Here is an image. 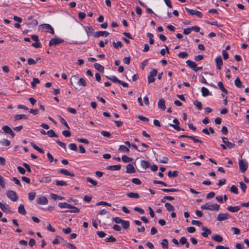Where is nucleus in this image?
Masks as SVG:
<instances>
[{"mask_svg": "<svg viewBox=\"0 0 249 249\" xmlns=\"http://www.w3.org/2000/svg\"><path fill=\"white\" fill-rule=\"evenodd\" d=\"M58 173L63 174L66 176H70L71 177L74 176V174L73 173L69 172L66 169H60L58 170Z\"/></svg>", "mask_w": 249, "mask_h": 249, "instance_id": "nucleus-19", "label": "nucleus"}, {"mask_svg": "<svg viewBox=\"0 0 249 249\" xmlns=\"http://www.w3.org/2000/svg\"><path fill=\"white\" fill-rule=\"evenodd\" d=\"M86 32H87L88 35H89V34H92L93 33L94 30L93 28L89 27H86L85 28Z\"/></svg>", "mask_w": 249, "mask_h": 249, "instance_id": "nucleus-58", "label": "nucleus"}, {"mask_svg": "<svg viewBox=\"0 0 249 249\" xmlns=\"http://www.w3.org/2000/svg\"><path fill=\"white\" fill-rule=\"evenodd\" d=\"M108 35L109 33L107 31H98L94 34V36L95 37H98L101 36H107Z\"/></svg>", "mask_w": 249, "mask_h": 249, "instance_id": "nucleus-15", "label": "nucleus"}, {"mask_svg": "<svg viewBox=\"0 0 249 249\" xmlns=\"http://www.w3.org/2000/svg\"><path fill=\"white\" fill-rule=\"evenodd\" d=\"M122 160L124 162H131L133 160L132 158L128 157L126 155H123L122 157Z\"/></svg>", "mask_w": 249, "mask_h": 249, "instance_id": "nucleus-34", "label": "nucleus"}, {"mask_svg": "<svg viewBox=\"0 0 249 249\" xmlns=\"http://www.w3.org/2000/svg\"><path fill=\"white\" fill-rule=\"evenodd\" d=\"M0 143L5 146H8L10 144V142L7 139H3L0 141Z\"/></svg>", "mask_w": 249, "mask_h": 249, "instance_id": "nucleus-41", "label": "nucleus"}, {"mask_svg": "<svg viewBox=\"0 0 249 249\" xmlns=\"http://www.w3.org/2000/svg\"><path fill=\"white\" fill-rule=\"evenodd\" d=\"M231 217L230 215L227 213H220L218 214L217 220L219 221L228 219Z\"/></svg>", "mask_w": 249, "mask_h": 249, "instance_id": "nucleus-6", "label": "nucleus"}, {"mask_svg": "<svg viewBox=\"0 0 249 249\" xmlns=\"http://www.w3.org/2000/svg\"><path fill=\"white\" fill-rule=\"evenodd\" d=\"M241 208L240 206H229L227 208V209L228 211H229L231 212L235 213L239 211Z\"/></svg>", "mask_w": 249, "mask_h": 249, "instance_id": "nucleus-21", "label": "nucleus"}, {"mask_svg": "<svg viewBox=\"0 0 249 249\" xmlns=\"http://www.w3.org/2000/svg\"><path fill=\"white\" fill-rule=\"evenodd\" d=\"M168 241L167 239H164L162 240L161 242V247L163 249H168Z\"/></svg>", "mask_w": 249, "mask_h": 249, "instance_id": "nucleus-43", "label": "nucleus"}, {"mask_svg": "<svg viewBox=\"0 0 249 249\" xmlns=\"http://www.w3.org/2000/svg\"><path fill=\"white\" fill-rule=\"evenodd\" d=\"M165 207L168 211H174L175 210V208L173 205L168 202L165 203Z\"/></svg>", "mask_w": 249, "mask_h": 249, "instance_id": "nucleus-32", "label": "nucleus"}, {"mask_svg": "<svg viewBox=\"0 0 249 249\" xmlns=\"http://www.w3.org/2000/svg\"><path fill=\"white\" fill-rule=\"evenodd\" d=\"M230 191L231 192L234 193L235 194H238V188L235 185H232L231 187Z\"/></svg>", "mask_w": 249, "mask_h": 249, "instance_id": "nucleus-48", "label": "nucleus"}, {"mask_svg": "<svg viewBox=\"0 0 249 249\" xmlns=\"http://www.w3.org/2000/svg\"><path fill=\"white\" fill-rule=\"evenodd\" d=\"M218 86L222 92H224L225 94H227V90L224 88L222 82H218Z\"/></svg>", "mask_w": 249, "mask_h": 249, "instance_id": "nucleus-31", "label": "nucleus"}, {"mask_svg": "<svg viewBox=\"0 0 249 249\" xmlns=\"http://www.w3.org/2000/svg\"><path fill=\"white\" fill-rule=\"evenodd\" d=\"M41 183H49L52 181V178L50 177H44L39 180Z\"/></svg>", "mask_w": 249, "mask_h": 249, "instance_id": "nucleus-23", "label": "nucleus"}, {"mask_svg": "<svg viewBox=\"0 0 249 249\" xmlns=\"http://www.w3.org/2000/svg\"><path fill=\"white\" fill-rule=\"evenodd\" d=\"M202 229L204 231L201 233V235L204 237H207L208 235L212 233L211 230L205 227H203Z\"/></svg>", "mask_w": 249, "mask_h": 249, "instance_id": "nucleus-17", "label": "nucleus"}, {"mask_svg": "<svg viewBox=\"0 0 249 249\" xmlns=\"http://www.w3.org/2000/svg\"><path fill=\"white\" fill-rule=\"evenodd\" d=\"M40 81L38 78H33V81L31 83V86L33 88H35L36 84H39Z\"/></svg>", "mask_w": 249, "mask_h": 249, "instance_id": "nucleus-38", "label": "nucleus"}, {"mask_svg": "<svg viewBox=\"0 0 249 249\" xmlns=\"http://www.w3.org/2000/svg\"><path fill=\"white\" fill-rule=\"evenodd\" d=\"M215 62L216 64V67L218 70L221 69V66L223 65V62L221 56H219L216 58Z\"/></svg>", "mask_w": 249, "mask_h": 249, "instance_id": "nucleus-18", "label": "nucleus"}, {"mask_svg": "<svg viewBox=\"0 0 249 249\" xmlns=\"http://www.w3.org/2000/svg\"><path fill=\"white\" fill-rule=\"evenodd\" d=\"M194 105L198 108V109H201L202 104L201 102L196 100L194 102Z\"/></svg>", "mask_w": 249, "mask_h": 249, "instance_id": "nucleus-59", "label": "nucleus"}, {"mask_svg": "<svg viewBox=\"0 0 249 249\" xmlns=\"http://www.w3.org/2000/svg\"><path fill=\"white\" fill-rule=\"evenodd\" d=\"M51 197L54 200H56L57 199H59L60 200H62L64 199V197L59 196L56 194H52L51 195Z\"/></svg>", "mask_w": 249, "mask_h": 249, "instance_id": "nucleus-50", "label": "nucleus"}, {"mask_svg": "<svg viewBox=\"0 0 249 249\" xmlns=\"http://www.w3.org/2000/svg\"><path fill=\"white\" fill-rule=\"evenodd\" d=\"M56 142L61 147H62L64 149H66V144L65 143L61 142L59 140H56Z\"/></svg>", "mask_w": 249, "mask_h": 249, "instance_id": "nucleus-63", "label": "nucleus"}, {"mask_svg": "<svg viewBox=\"0 0 249 249\" xmlns=\"http://www.w3.org/2000/svg\"><path fill=\"white\" fill-rule=\"evenodd\" d=\"M119 150L122 152H125L126 153H129L130 151L128 147L123 145H121L120 146Z\"/></svg>", "mask_w": 249, "mask_h": 249, "instance_id": "nucleus-36", "label": "nucleus"}, {"mask_svg": "<svg viewBox=\"0 0 249 249\" xmlns=\"http://www.w3.org/2000/svg\"><path fill=\"white\" fill-rule=\"evenodd\" d=\"M186 63L189 68L195 71L197 67V65L195 62L192 60H188L186 61Z\"/></svg>", "mask_w": 249, "mask_h": 249, "instance_id": "nucleus-12", "label": "nucleus"}, {"mask_svg": "<svg viewBox=\"0 0 249 249\" xmlns=\"http://www.w3.org/2000/svg\"><path fill=\"white\" fill-rule=\"evenodd\" d=\"M97 234L100 238H104L106 235V233L102 231H98Z\"/></svg>", "mask_w": 249, "mask_h": 249, "instance_id": "nucleus-62", "label": "nucleus"}, {"mask_svg": "<svg viewBox=\"0 0 249 249\" xmlns=\"http://www.w3.org/2000/svg\"><path fill=\"white\" fill-rule=\"evenodd\" d=\"M105 240L107 242H114L116 241V239L113 236L111 235L109 237L106 238Z\"/></svg>", "mask_w": 249, "mask_h": 249, "instance_id": "nucleus-46", "label": "nucleus"}, {"mask_svg": "<svg viewBox=\"0 0 249 249\" xmlns=\"http://www.w3.org/2000/svg\"><path fill=\"white\" fill-rule=\"evenodd\" d=\"M127 196L129 198H138L140 196L137 193L130 192L126 194Z\"/></svg>", "mask_w": 249, "mask_h": 249, "instance_id": "nucleus-27", "label": "nucleus"}, {"mask_svg": "<svg viewBox=\"0 0 249 249\" xmlns=\"http://www.w3.org/2000/svg\"><path fill=\"white\" fill-rule=\"evenodd\" d=\"M6 195L7 197L13 201H16L18 199V196L14 191L10 190L7 191Z\"/></svg>", "mask_w": 249, "mask_h": 249, "instance_id": "nucleus-4", "label": "nucleus"}, {"mask_svg": "<svg viewBox=\"0 0 249 249\" xmlns=\"http://www.w3.org/2000/svg\"><path fill=\"white\" fill-rule=\"evenodd\" d=\"M106 77L107 79L111 80V81H112L113 82H114V83H119V82L120 81V80L118 79V78L115 76H107Z\"/></svg>", "mask_w": 249, "mask_h": 249, "instance_id": "nucleus-29", "label": "nucleus"}, {"mask_svg": "<svg viewBox=\"0 0 249 249\" xmlns=\"http://www.w3.org/2000/svg\"><path fill=\"white\" fill-rule=\"evenodd\" d=\"M25 23L29 27L34 28L38 24V21L36 19H33L29 22H25Z\"/></svg>", "mask_w": 249, "mask_h": 249, "instance_id": "nucleus-20", "label": "nucleus"}, {"mask_svg": "<svg viewBox=\"0 0 249 249\" xmlns=\"http://www.w3.org/2000/svg\"><path fill=\"white\" fill-rule=\"evenodd\" d=\"M55 182L56 185L57 186H66L67 185L66 182L63 180H56Z\"/></svg>", "mask_w": 249, "mask_h": 249, "instance_id": "nucleus-49", "label": "nucleus"}, {"mask_svg": "<svg viewBox=\"0 0 249 249\" xmlns=\"http://www.w3.org/2000/svg\"><path fill=\"white\" fill-rule=\"evenodd\" d=\"M58 205L61 208H67L68 203L66 202H60Z\"/></svg>", "mask_w": 249, "mask_h": 249, "instance_id": "nucleus-60", "label": "nucleus"}, {"mask_svg": "<svg viewBox=\"0 0 249 249\" xmlns=\"http://www.w3.org/2000/svg\"><path fill=\"white\" fill-rule=\"evenodd\" d=\"M47 135L50 137H56L57 138L58 137V135L55 134L54 131L53 129H51L47 131Z\"/></svg>", "mask_w": 249, "mask_h": 249, "instance_id": "nucleus-35", "label": "nucleus"}, {"mask_svg": "<svg viewBox=\"0 0 249 249\" xmlns=\"http://www.w3.org/2000/svg\"><path fill=\"white\" fill-rule=\"evenodd\" d=\"M201 92L203 96L206 97L210 94L209 90L205 87L201 88Z\"/></svg>", "mask_w": 249, "mask_h": 249, "instance_id": "nucleus-30", "label": "nucleus"}, {"mask_svg": "<svg viewBox=\"0 0 249 249\" xmlns=\"http://www.w3.org/2000/svg\"><path fill=\"white\" fill-rule=\"evenodd\" d=\"M126 172L128 174L134 173L136 172V170L133 165L131 164H128L126 166Z\"/></svg>", "mask_w": 249, "mask_h": 249, "instance_id": "nucleus-14", "label": "nucleus"}, {"mask_svg": "<svg viewBox=\"0 0 249 249\" xmlns=\"http://www.w3.org/2000/svg\"><path fill=\"white\" fill-rule=\"evenodd\" d=\"M0 186L2 188H5V183L3 178L0 175Z\"/></svg>", "mask_w": 249, "mask_h": 249, "instance_id": "nucleus-53", "label": "nucleus"}, {"mask_svg": "<svg viewBox=\"0 0 249 249\" xmlns=\"http://www.w3.org/2000/svg\"><path fill=\"white\" fill-rule=\"evenodd\" d=\"M76 82L79 86L83 87H86L87 86V82L84 78H79L78 76L76 75L72 76L71 79V84L73 85V83H75Z\"/></svg>", "mask_w": 249, "mask_h": 249, "instance_id": "nucleus-1", "label": "nucleus"}, {"mask_svg": "<svg viewBox=\"0 0 249 249\" xmlns=\"http://www.w3.org/2000/svg\"><path fill=\"white\" fill-rule=\"evenodd\" d=\"M63 42V40L61 38H53L51 39L49 42V46H55Z\"/></svg>", "mask_w": 249, "mask_h": 249, "instance_id": "nucleus-7", "label": "nucleus"}, {"mask_svg": "<svg viewBox=\"0 0 249 249\" xmlns=\"http://www.w3.org/2000/svg\"><path fill=\"white\" fill-rule=\"evenodd\" d=\"M37 203L39 204H47L48 203V199L45 196H42L37 199Z\"/></svg>", "mask_w": 249, "mask_h": 249, "instance_id": "nucleus-16", "label": "nucleus"}, {"mask_svg": "<svg viewBox=\"0 0 249 249\" xmlns=\"http://www.w3.org/2000/svg\"><path fill=\"white\" fill-rule=\"evenodd\" d=\"M178 175L177 171H175L173 172L171 171H170L168 173V176L169 178L177 177Z\"/></svg>", "mask_w": 249, "mask_h": 249, "instance_id": "nucleus-45", "label": "nucleus"}, {"mask_svg": "<svg viewBox=\"0 0 249 249\" xmlns=\"http://www.w3.org/2000/svg\"><path fill=\"white\" fill-rule=\"evenodd\" d=\"M132 182L137 185H140L142 183V181L140 179L138 178H133L132 179Z\"/></svg>", "mask_w": 249, "mask_h": 249, "instance_id": "nucleus-54", "label": "nucleus"}, {"mask_svg": "<svg viewBox=\"0 0 249 249\" xmlns=\"http://www.w3.org/2000/svg\"><path fill=\"white\" fill-rule=\"evenodd\" d=\"M36 194L35 192H30L28 194V198L30 201L33 200L36 197Z\"/></svg>", "mask_w": 249, "mask_h": 249, "instance_id": "nucleus-47", "label": "nucleus"}, {"mask_svg": "<svg viewBox=\"0 0 249 249\" xmlns=\"http://www.w3.org/2000/svg\"><path fill=\"white\" fill-rule=\"evenodd\" d=\"M178 56L180 58H184L185 57H187L188 56V54L187 53L183 52L180 53L178 54Z\"/></svg>", "mask_w": 249, "mask_h": 249, "instance_id": "nucleus-57", "label": "nucleus"}, {"mask_svg": "<svg viewBox=\"0 0 249 249\" xmlns=\"http://www.w3.org/2000/svg\"><path fill=\"white\" fill-rule=\"evenodd\" d=\"M15 121H18L20 120L21 119H27L28 117L26 115L24 114H19V115H16L14 116Z\"/></svg>", "mask_w": 249, "mask_h": 249, "instance_id": "nucleus-24", "label": "nucleus"}, {"mask_svg": "<svg viewBox=\"0 0 249 249\" xmlns=\"http://www.w3.org/2000/svg\"><path fill=\"white\" fill-rule=\"evenodd\" d=\"M162 191L164 192H178L179 190L172 188V189H162Z\"/></svg>", "mask_w": 249, "mask_h": 249, "instance_id": "nucleus-52", "label": "nucleus"}, {"mask_svg": "<svg viewBox=\"0 0 249 249\" xmlns=\"http://www.w3.org/2000/svg\"><path fill=\"white\" fill-rule=\"evenodd\" d=\"M113 46L115 49H119L123 46V44L121 41H117V42H113Z\"/></svg>", "mask_w": 249, "mask_h": 249, "instance_id": "nucleus-42", "label": "nucleus"}, {"mask_svg": "<svg viewBox=\"0 0 249 249\" xmlns=\"http://www.w3.org/2000/svg\"><path fill=\"white\" fill-rule=\"evenodd\" d=\"M121 225L124 229H127L129 227V222L123 220Z\"/></svg>", "mask_w": 249, "mask_h": 249, "instance_id": "nucleus-39", "label": "nucleus"}, {"mask_svg": "<svg viewBox=\"0 0 249 249\" xmlns=\"http://www.w3.org/2000/svg\"><path fill=\"white\" fill-rule=\"evenodd\" d=\"M17 169H18V172L21 174H22V175L25 174L26 171L23 167H22L21 166H18Z\"/></svg>", "mask_w": 249, "mask_h": 249, "instance_id": "nucleus-64", "label": "nucleus"}, {"mask_svg": "<svg viewBox=\"0 0 249 249\" xmlns=\"http://www.w3.org/2000/svg\"><path fill=\"white\" fill-rule=\"evenodd\" d=\"M165 102V100L163 99H160L158 103V107L161 110H164L166 108Z\"/></svg>", "mask_w": 249, "mask_h": 249, "instance_id": "nucleus-13", "label": "nucleus"}, {"mask_svg": "<svg viewBox=\"0 0 249 249\" xmlns=\"http://www.w3.org/2000/svg\"><path fill=\"white\" fill-rule=\"evenodd\" d=\"M235 85L238 88H242L243 86L242 83L238 77L236 78L234 81Z\"/></svg>", "mask_w": 249, "mask_h": 249, "instance_id": "nucleus-37", "label": "nucleus"}, {"mask_svg": "<svg viewBox=\"0 0 249 249\" xmlns=\"http://www.w3.org/2000/svg\"><path fill=\"white\" fill-rule=\"evenodd\" d=\"M240 187L241 189L242 190V191L244 192H245L246 188H247V185L243 182H240Z\"/></svg>", "mask_w": 249, "mask_h": 249, "instance_id": "nucleus-61", "label": "nucleus"}, {"mask_svg": "<svg viewBox=\"0 0 249 249\" xmlns=\"http://www.w3.org/2000/svg\"><path fill=\"white\" fill-rule=\"evenodd\" d=\"M239 166L240 171L243 173H245L248 169V163L245 160L242 159L239 160Z\"/></svg>", "mask_w": 249, "mask_h": 249, "instance_id": "nucleus-3", "label": "nucleus"}, {"mask_svg": "<svg viewBox=\"0 0 249 249\" xmlns=\"http://www.w3.org/2000/svg\"><path fill=\"white\" fill-rule=\"evenodd\" d=\"M0 208L1 209V210L4 212V213H11V212L10 210V208L9 207V205L6 204H2L0 202Z\"/></svg>", "mask_w": 249, "mask_h": 249, "instance_id": "nucleus-11", "label": "nucleus"}, {"mask_svg": "<svg viewBox=\"0 0 249 249\" xmlns=\"http://www.w3.org/2000/svg\"><path fill=\"white\" fill-rule=\"evenodd\" d=\"M45 32H48L52 34H54V30L53 27L48 24H43L41 25Z\"/></svg>", "mask_w": 249, "mask_h": 249, "instance_id": "nucleus-8", "label": "nucleus"}, {"mask_svg": "<svg viewBox=\"0 0 249 249\" xmlns=\"http://www.w3.org/2000/svg\"><path fill=\"white\" fill-rule=\"evenodd\" d=\"M185 10L191 15H196L199 18L202 17V14L199 11L190 9L187 7H185Z\"/></svg>", "mask_w": 249, "mask_h": 249, "instance_id": "nucleus-5", "label": "nucleus"}, {"mask_svg": "<svg viewBox=\"0 0 249 249\" xmlns=\"http://www.w3.org/2000/svg\"><path fill=\"white\" fill-rule=\"evenodd\" d=\"M121 168V166L120 164L115 165H110L107 167V169L115 171V170H119Z\"/></svg>", "mask_w": 249, "mask_h": 249, "instance_id": "nucleus-22", "label": "nucleus"}, {"mask_svg": "<svg viewBox=\"0 0 249 249\" xmlns=\"http://www.w3.org/2000/svg\"><path fill=\"white\" fill-rule=\"evenodd\" d=\"M173 123L175 124H169V125L172 126V127H173L174 129H175L176 130H178V131H179V130H184L183 129H181L180 127L179 126V122L178 121V120L177 119V118H175L173 120Z\"/></svg>", "mask_w": 249, "mask_h": 249, "instance_id": "nucleus-9", "label": "nucleus"}, {"mask_svg": "<svg viewBox=\"0 0 249 249\" xmlns=\"http://www.w3.org/2000/svg\"><path fill=\"white\" fill-rule=\"evenodd\" d=\"M220 206L218 204L211 205L209 203H206L203 205H201L200 208L202 210H209L211 211H218Z\"/></svg>", "mask_w": 249, "mask_h": 249, "instance_id": "nucleus-2", "label": "nucleus"}, {"mask_svg": "<svg viewBox=\"0 0 249 249\" xmlns=\"http://www.w3.org/2000/svg\"><path fill=\"white\" fill-rule=\"evenodd\" d=\"M86 180L88 182L91 183L93 186H96L97 185L98 182L89 177L87 178Z\"/></svg>", "mask_w": 249, "mask_h": 249, "instance_id": "nucleus-44", "label": "nucleus"}, {"mask_svg": "<svg viewBox=\"0 0 249 249\" xmlns=\"http://www.w3.org/2000/svg\"><path fill=\"white\" fill-rule=\"evenodd\" d=\"M59 118L60 120L61 123L64 125L67 128L70 129V127H69L68 124H67L66 120L61 116H59Z\"/></svg>", "mask_w": 249, "mask_h": 249, "instance_id": "nucleus-40", "label": "nucleus"}, {"mask_svg": "<svg viewBox=\"0 0 249 249\" xmlns=\"http://www.w3.org/2000/svg\"><path fill=\"white\" fill-rule=\"evenodd\" d=\"M94 68L101 72H103L104 67L99 63H95L94 64Z\"/></svg>", "mask_w": 249, "mask_h": 249, "instance_id": "nucleus-26", "label": "nucleus"}, {"mask_svg": "<svg viewBox=\"0 0 249 249\" xmlns=\"http://www.w3.org/2000/svg\"><path fill=\"white\" fill-rule=\"evenodd\" d=\"M141 165L143 169L145 170L150 166V164L147 161L142 160L141 162Z\"/></svg>", "mask_w": 249, "mask_h": 249, "instance_id": "nucleus-28", "label": "nucleus"}, {"mask_svg": "<svg viewBox=\"0 0 249 249\" xmlns=\"http://www.w3.org/2000/svg\"><path fill=\"white\" fill-rule=\"evenodd\" d=\"M212 239L218 242H221L223 241L222 237L218 234L213 236Z\"/></svg>", "mask_w": 249, "mask_h": 249, "instance_id": "nucleus-33", "label": "nucleus"}, {"mask_svg": "<svg viewBox=\"0 0 249 249\" xmlns=\"http://www.w3.org/2000/svg\"><path fill=\"white\" fill-rule=\"evenodd\" d=\"M188 138L192 140L195 142H199V143H202V141L197 139V138H196L194 136H189Z\"/></svg>", "mask_w": 249, "mask_h": 249, "instance_id": "nucleus-56", "label": "nucleus"}, {"mask_svg": "<svg viewBox=\"0 0 249 249\" xmlns=\"http://www.w3.org/2000/svg\"><path fill=\"white\" fill-rule=\"evenodd\" d=\"M69 147L70 148V149L71 150H73V151H77V145L75 143H70L69 145Z\"/></svg>", "mask_w": 249, "mask_h": 249, "instance_id": "nucleus-51", "label": "nucleus"}, {"mask_svg": "<svg viewBox=\"0 0 249 249\" xmlns=\"http://www.w3.org/2000/svg\"><path fill=\"white\" fill-rule=\"evenodd\" d=\"M18 212L21 214L25 215L26 213V211L24 208V206L21 204L18 208Z\"/></svg>", "mask_w": 249, "mask_h": 249, "instance_id": "nucleus-25", "label": "nucleus"}, {"mask_svg": "<svg viewBox=\"0 0 249 249\" xmlns=\"http://www.w3.org/2000/svg\"><path fill=\"white\" fill-rule=\"evenodd\" d=\"M2 129L3 130L4 133L10 134L12 138L15 136L14 133L9 126L4 125L2 127Z\"/></svg>", "mask_w": 249, "mask_h": 249, "instance_id": "nucleus-10", "label": "nucleus"}, {"mask_svg": "<svg viewBox=\"0 0 249 249\" xmlns=\"http://www.w3.org/2000/svg\"><path fill=\"white\" fill-rule=\"evenodd\" d=\"M62 134L66 137H70L71 136V133L69 130H64L62 131Z\"/></svg>", "mask_w": 249, "mask_h": 249, "instance_id": "nucleus-55", "label": "nucleus"}]
</instances>
